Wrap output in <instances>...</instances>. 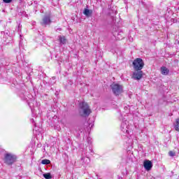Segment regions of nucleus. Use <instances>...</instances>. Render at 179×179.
<instances>
[{"instance_id":"obj_5","label":"nucleus","mask_w":179,"mask_h":179,"mask_svg":"<svg viewBox=\"0 0 179 179\" xmlns=\"http://www.w3.org/2000/svg\"><path fill=\"white\" fill-rule=\"evenodd\" d=\"M133 66L135 71H142L143 66H145V63L142 59L137 58L134 60Z\"/></svg>"},{"instance_id":"obj_16","label":"nucleus","mask_w":179,"mask_h":179,"mask_svg":"<svg viewBox=\"0 0 179 179\" xmlns=\"http://www.w3.org/2000/svg\"><path fill=\"white\" fill-rule=\"evenodd\" d=\"M59 41L60 44H66V38L64 36H59Z\"/></svg>"},{"instance_id":"obj_15","label":"nucleus","mask_w":179,"mask_h":179,"mask_svg":"<svg viewBox=\"0 0 179 179\" xmlns=\"http://www.w3.org/2000/svg\"><path fill=\"white\" fill-rule=\"evenodd\" d=\"M1 62L3 65V66H8V65H9V59H8V58L2 59L1 60Z\"/></svg>"},{"instance_id":"obj_20","label":"nucleus","mask_w":179,"mask_h":179,"mask_svg":"<svg viewBox=\"0 0 179 179\" xmlns=\"http://www.w3.org/2000/svg\"><path fill=\"white\" fill-rule=\"evenodd\" d=\"M51 161H50V159H43L41 162L42 164H50Z\"/></svg>"},{"instance_id":"obj_24","label":"nucleus","mask_w":179,"mask_h":179,"mask_svg":"<svg viewBox=\"0 0 179 179\" xmlns=\"http://www.w3.org/2000/svg\"><path fill=\"white\" fill-rule=\"evenodd\" d=\"M90 139H92V138H90V137L87 138L88 143H90Z\"/></svg>"},{"instance_id":"obj_26","label":"nucleus","mask_w":179,"mask_h":179,"mask_svg":"<svg viewBox=\"0 0 179 179\" xmlns=\"http://www.w3.org/2000/svg\"><path fill=\"white\" fill-rule=\"evenodd\" d=\"M20 27V24H19V27Z\"/></svg>"},{"instance_id":"obj_14","label":"nucleus","mask_w":179,"mask_h":179,"mask_svg":"<svg viewBox=\"0 0 179 179\" xmlns=\"http://www.w3.org/2000/svg\"><path fill=\"white\" fill-rule=\"evenodd\" d=\"M161 72L162 75H169L170 71L169 70V69H167V67L162 66L161 67Z\"/></svg>"},{"instance_id":"obj_18","label":"nucleus","mask_w":179,"mask_h":179,"mask_svg":"<svg viewBox=\"0 0 179 179\" xmlns=\"http://www.w3.org/2000/svg\"><path fill=\"white\" fill-rule=\"evenodd\" d=\"M121 34H122V32H115L113 33V36L114 37H115L117 38V40H122V38L119 37L118 36H121Z\"/></svg>"},{"instance_id":"obj_3","label":"nucleus","mask_w":179,"mask_h":179,"mask_svg":"<svg viewBox=\"0 0 179 179\" xmlns=\"http://www.w3.org/2000/svg\"><path fill=\"white\" fill-rule=\"evenodd\" d=\"M17 160V157L15 154L6 153L4 155V163L8 166H12Z\"/></svg>"},{"instance_id":"obj_12","label":"nucleus","mask_w":179,"mask_h":179,"mask_svg":"<svg viewBox=\"0 0 179 179\" xmlns=\"http://www.w3.org/2000/svg\"><path fill=\"white\" fill-rule=\"evenodd\" d=\"M20 43H19V48L20 50H24V45H23V36L20 34Z\"/></svg>"},{"instance_id":"obj_21","label":"nucleus","mask_w":179,"mask_h":179,"mask_svg":"<svg viewBox=\"0 0 179 179\" xmlns=\"http://www.w3.org/2000/svg\"><path fill=\"white\" fill-rule=\"evenodd\" d=\"M169 154V156H171V157H173V156H176V153H174L173 151H170Z\"/></svg>"},{"instance_id":"obj_4","label":"nucleus","mask_w":179,"mask_h":179,"mask_svg":"<svg viewBox=\"0 0 179 179\" xmlns=\"http://www.w3.org/2000/svg\"><path fill=\"white\" fill-rule=\"evenodd\" d=\"M80 113L85 115V117H89L90 114H92V109H90V107L86 102H82L80 103Z\"/></svg>"},{"instance_id":"obj_2","label":"nucleus","mask_w":179,"mask_h":179,"mask_svg":"<svg viewBox=\"0 0 179 179\" xmlns=\"http://www.w3.org/2000/svg\"><path fill=\"white\" fill-rule=\"evenodd\" d=\"M120 119L122 120V117H120ZM132 128H134V126L129 124V122L125 120V118H123L120 126L122 132L129 135L130 134H132Z\"/></svg>"},{"instance_id":"obj_1","label":"nucleus","mask_w":179,"mask_h":179,"mask_svg":"<svg viewBox=\"0 0 179 179\" xmlns=\"http://www.w3.org/2000/svg\"><path fill=\"white\" fill-rule=\"evenodd\" d=\"M18 96L20 97L21 100L27 101L28 106H29L31 112L34 113L33 110V108H34V103L37 102L34 101V99L31 98V94H30L29 92H26L24 90H20L18 92Z\"/></svg>"},{"instance_id":"obj_23","label":"nucleus","mask_w":179,"mask_h":179,"mask_svg":"<svg viewBox=\"0 0 179 179\" xmlns=\"http://www.w3.org/2000/svg\"><path fill=\"white\" fill-rule=\"evenodd\" d=\"M85 159H86V157H83L81 158V162H85Z\"/></svg>"},{"instance_id":"obj_9","label":"nucleus","mask_w":179,"mask_h":179,"mask_svg":"<svg viewBox=\"0 0 179 179\" xmlns=\"http://www.w3.org/2000/svg\"><path fill=\"white\" fill-rule=\"evenodd\" d=\"M144 169L147 171H150L152 167H153V164L150 160H145L143 162Z\"/></svg>"},{"instance_id":"obj_22","label":"nucleus","mask_w":179,"mask_h":179,"mask_svg":"<svg viewBox=\"0 0 179 179\" xmlns=\"http://www.w3.org/2000/svg\"><path fill=\"white\" fill-rule=\"evenodd\" d=\"M13 0H3L4 3H10Z\"/></svg>"},{"instance_id":"obj_28","label":"nucleus","mask_w":179,"mask_h":179,"mask_svg":"<svg viewBox=\"0 0 179 179\" xmlns=\"http://www.w3.org/2000/svg\"><path fill=\"white\" fill-rule=\"evenodd\" d=\"M89 127H90V124H89Z\"/></svg>"},{"instance_id":"obj_13","label":"nucleus","mask_w":179,"mask_h":179,"mask_svg":"<svg viewBox=\"0 0 179 179\" xmlns=\"http://www.w3.org/2000/svg\"><path fill=\"white\" fill-rule=\"evenodd\" d=\"M128 143H129V146L132 148L134 146V143H138V139L135 137L134 139L129 138Z\"/></svg>"},{"instance_id":"obj_10","label":"nucleus","mask_w":179,"mask_h":179,"mask_svg":"<svg viewBox=\"0 0 179 179\" xmlns=\"http://www.w3.org/2000/svg\"><path fill=\"white\" fill-rule=\"evenodd\" d=\"M42 24L43 26H47L48 24H51V16L50 15H45L43 17Z\"/></svg>"},{"instance_id":"obj_6","label":"nucleus","mask_w":179,"mask_h":179,"mask_svg":"<svg viewBox=\"0 0 179 179\" xmlns=\"http://www.w3.org/2000/svg\"><path fill=\"white\" fill-rule=\"evenodd\" d=\"M110 87L115 96H120V94H121V93L124 92V88L122 87V85H120L119 84L113 83L110 85Z\"/></svg>"},{"instance_id":"obj_11","label":"nucleus","mask_w":179,"mask_h":179,"mask_svg":"<svg viewBox=\"0 0 179 179\" xmlns=\"http://www.w3.org/2000/svg\"><path fill=\"white\" fill-rule=\"evenodd\" d=\"M83 13L85 16H87V17H90V16H92V14L93 13V10L85 8L83 11Z\"/></svg>"},{"instance_id":"obj_8","label":"nucleus","mask_w":179,"mask_h":179,"mask_svg":"<svg viewBox=\"0 0 179 179\" xmlns=\"http://www.w3.org/2000/svg\"><path fill=\"white\" fill-rule=\"evenodd\" d=\"M143 75V72H142V71H136L133 73V79L135 80H140V79H142Z\"/></svg>"},{"instance_id":"obj_7","label":"nucleus","mask_w":179,"mask_h":179,"mask_svg":"<svg viewBox=\"0 0 179 179\" xmlns=\"http://www.w3.org/2000/svg\"><path fill=\"white\" fill-rule=\"evenodd\" d=\"M1 40L4 42L7 41V43H10V41H12V38L9 36L8 31L1 32Z\"/></svg>"},{"instance_id":"obj_25","label":"nucleus","mask_w":179,"mask_h":179,"mask_svg":"<svg viewBox=\"0 0 179 179\" xmlns=\"http://www.w3.org/2000/svg\"><path fill=\"white\" fill-rule=\"evenodd\" d=\"M90 150L91 153L93 152V150H92V148H90Z\"/></svg>"},{"instance_id":"obj_19","label":"nucleus","mask_w":179,"mask_h":179,"mask_svg":"<svg viewBox=\"0 0 179 179\" xmlns=\"http://www.w3.org/2000/svg\"><path fill=\"white\" fill-rule=\"evenodd\" d=\"M43 177L45 179H52V176H51V173H50L43 174Z\"/></svg>"},{"instance_id":"obj_27","label":"nucleus","mask_w":179,"mask_h":179,"mask_svg":"<svg viewBox=\"0 0 179 179\" xmlns=\"http://www.w3.org/2000/svg\"><path fill=\"white\" fill-rule=\"evenodd\" d=\"M91 127H93V124H91Z\"/></svg>"},{"instance_id":"obj_17","label":"nucleus","mask_w":179,"mask_h":179,"mask_svg":"<svg viewBox=\"0 0 179 179\" xmlns=\"http://www.w3.org/2000/svg\"><path fill=\"white\" fill-rule=\"evenodd\" d=\"M31 122L35 127L34 128V131H40V129H38V127H37V123H36V122H34V119H31Z\"/></svg>"}]
</instances>
